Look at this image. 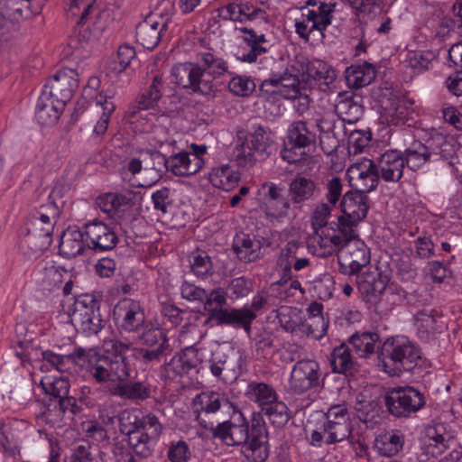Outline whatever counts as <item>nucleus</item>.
Instances as JSON below:
<instances>
[{
  "label": "nucleus",
  "instance_id": "nucleus-1",
  "mask_svg": "<svg viewBox=\"0 0 462 462\" xmlns=\"http://www.w3.org/2000/svg\"><path fill=\"white\" fill-rule=\"evenodd\" d=\"M314 247L318 257H328L337 253L339 271L346 275L358 273L371 260L369 248L358 237L357 230L351 227L344 231L328 229Z\"/></svg>",
  "mask_w": 462,
  "mask_h": 462
},
{
  "label": "nucleus",
  "instance_id": "nucleus-2",
  "mask_svg": "<svg viewBox=\"0 0 462 462\" xmlns=\"http://www.w3.org/2000/svg\"><path fill=\"white\" fill-rule=\"evenodd\" d=\"M119 430L134 453L149 457L163 433L164 426L159 418L148 412L143 414L138 409H125L118 416Z\"/></svg>",
  "mask_w": 462,
  "mask_h": 462
},
{
  "label": "nucleus",
  "instance_id": "nucleus-3",
  "mask_svg": "<svg viewBox=\"0 0 462 462\" xmlns=\"http://www.w3.org/2000/svg\"><path fill=\"white\" fill-rule=\"evenodd\" d=\"M60 213L59 206L53 201L40 206L31 213L22 245L28 248L32 255L38 256L51 245L54 226Z\"/></svg>",
  "mask_w": 462,
  "mask_h": 462
},
{
  "label": "nucleus",
  "instance_id": "nucleus-4",
  "mask_svg": "<svg viewBox=\"0 0 462 462\" xmlns=\"http://www.w3.org/2000/svg\"><path fill=\"white\" fill-rule=\"evenodd\" d=\"M420 355V347L405 337L387 338L381 351L383 371L391 376L400 375L416 366Z\"/></svg>",
  "mask_w": 462,
  "mask_h": 462
},
{
  "label": "nucleus",
  "instance_id": "nucleus-5",
  "mask_svg": "<svg viewBox=\"0 0 462 462\" xmlns=\"http://www.w3.org/2000/svg\"><path fill=\"white\" fill-rule=\"evenodd\" d=\"M352 425L349 412L345 405H334L322 415L316 429L310 430V443L321 447L351 439Z\"/></svg>",
  "mask_w": 462,
  "mask_h": 462
},
{
  "label": "nucleus",
  "instance_id": "nucleus-6",
  "mask_svg": "<svg viewBox=\"0 0 462 462\" xmlns=\"http://www.w3.org/2000/svg\"><path fill=\"white\" fill-rule=\"evenodd\" d=\"M79 360H87V371L97 383H109L114 386L130 377L128 363L123 358H111L97 355L82 347L75 349Z\"/></svg>",
  "mask_w": 462,
  "mask_h": 462
},
{
  "label": "nucleus",
  "instance_id": "nucleus-7",
  "mask_svg": "<svg viewBox=\"0 0 462 462\" xmlns=\"http://www.w3.org/2000/svg\"><path fill=\"white\" fill-rule=\"evenodd\" d=\"M455 153L454 140L441 133L431 134L427 143L413 142L404 152V162L412 170L423 166L428 162L448 160Z\"/></svg>",
  "mask_w": 462,
  "mask_h": 462
},
{
  "label": "nucleus",
  "instance_id": "nucleus-8",
  "mask_svg": "<svg viewBox=\"0 0 462 462\" xmlns=\"http://www.w3.org/2000/svg\"><path fill=\"white\" fill-rule=\"evenodd\" d=\"M260 211L271 221H280L288 216L292 205L284 187L274 182H264L260 189Z\"/></svg>",
  "mask_w": 462,
  "mask_h": 462
},
{
  "label": "nucleus",
  "instance_id": "nucleus-9",
  "mask_svg": "<svg viewBox=\"0 0 462 462\" xmlns=\"http://www.w3.org/2000/svg\"><path fill=\"white\" fill-rule=\"evenodd\" d=\"M195 62L201 72L199 88L205 96L210 95L216 89L215 79L230 73L227 61L212 50L199 51Z\"/></svg>",
  "mask_w": 462,
  "mask_h": 462
},
{
  "label": "nucleus",
  "instance_id": "nucleus-10",
  "mask_svg": "<svg viewBox=\"0 0 462 462\" xmlns=\"http://www.w3.org/2000/svg\"><path fill=\"white\" fill-rule=\"evenodd\" d=\"M389 412L395 417H407L418 411L425 404L423 394L413 387L392 389L385 397Z\"/></svg>",
  "mask_w": 462,
  "mask_h": 462
},
{
  "label": "nucleus",
  "instance_id": "nucleus-11",
  "mask_svg": "<svg viewBox=\"0 0 462 462\" xmlns=\"http://www.w3.org/2000/svg\"><path fill=\"white\" fill-rule=\"evenodd\" d=\"M208 147L192 143L188 152H180L165 160V167L176 176H189L199 172L205 164Z\"/></svg>",
  "mask_w": 462,
  "mask_h": 462
},
{
  "label": "nucleus",
  "instance_id": "nucleus-12",
  "mask_svg": "<svg viewBox=\"0 0 462 462\" xmlns=\"http://www.w3.org/2000/svg\"><path fill=\"white\" fill-rule=\"evenodd\" d=\"M113 315L118 328L126 332H140L145 328L144 310L137 300L129 298L120 300L114 308Z\"/></svg>",
  "mask_w": 462,
  "mask_h": 462
},
{
  "label": "nucleus",
  "instance_id": "nucleus-13",
  "mask_svg": "<svg viewBox=\"0 0 462 462\" xmlns=\"http://www.w3.org/2000/svg\"><path fill=\"white\" fill-rule=\"evenodd\" d=\"M268 25L260 24L258 26H240L236 27V31L239 32L242 41L249 47V51L240 50L236 53L238 60L246 63H254L259 57L267 53L268 48L265 44L268 42L263 31L267 30Z\"/></svg>",
  "mask_w": 462,
  "mask_h": 462
},
{
  "label": "nucleus",
  "instance_id": "nucleus-14",
  "mask_svg": "<svg viewBox=\"0 0 462 462\" xmlns=\"http://www.w3.org/2000/svg\"><path fill=\"white\" fill-rule=\"evenodd\" d=\"M320 375V366L316 360H299L291 372L290 390L294 393L300 394L316 388L319 384Z\"/></svg>",
  "mask_w": 462,
  "mask_h": 462
},
{
  "label": "nucleus",
  "instance_id": "nucleus-15",
  "mask_svg": "<svg viewBox=\"0 0 462 462\" xmlns=\"http://www.w3.org/2000/svg\"><path fill=\"white\" fill-rule=\"evenodd\" d=\"M249 422L244 414L237 411L230 420L211 428L214 438L221 439L227 446H237L249 439Z\"/></svg>",
  "mask_w": 462,
  "mask_h": 462
},
{
  "label": "nucleus",
  "instance_id": "nucleus-16",
  "mask_svg": "<svg viewBox=\"0 0 462 462\" xmlns=\"http://www.w3.org/2000/svg\"><path fill=\"white\" fill-rule=\"evenodd\" d=\"M78 87V72L75 69L64 68L47 79L42 92L66 105L72 98Z\"/></svg>",
  "mask_w": 462,
  "mask_h": 462
},
{
  "label": "nucleus",
  "instance_id": "nucleus-17",
  "mask_svg": "<svg viewBox=\"0 0 462 462\" xmlns=\"http://www.w3.org/2000/svg\"><path fill=\"white\" fill-rule=\"evenodd\" d=\"M204 357L203 349L198 350L193 346L186 347L165 363L161 375L165 380H177L195 369Z\"/></svg>",
  "mask_w": 462,
  "mask_h": 462
},
{
  "label": "nucleus",
  "instance_id": "nucleus-18",
  "mask_svg": "<svg viewBox=\"0 0 462 462\" xmlns=\"http://www.w3.org/2000/svg\"><path fill=\"white\" fill-rule=\"evenodd\" d=\"M349 184L356 190L367 193L374 189L379 182L375 162L363 158L352 164L346 171Z\"/></svg>",
  "mask_w": 462,
  "mask_h": 462
},
{
  "label": "nucleus",
  "instance_id": "nucleus-19",
  "mask_svg": "<svg viewBox=\"0 0 462 462\" xmlns=\"http://www.w3.org/2000/svg\"><path fill=\"white\" fill-rule=\"evenodd\" d=\"M267 439L264 422L260 416L254 415L249 439L243 444L245 456L252 462H265L269 456Z\"/></svg>",
  "mask_w": 462,
  "mask_h": 462
},
{
  "label": "nucleus",
  "instance_id": "nucleus-20",
  "mask_svg": "<svg viewBox=\"0 0 462 462\" xmlns=\"http://www.w3.org/2000/svg\"><path fill=\"white\" fill-rule=\"evenodd\" d=\"M75 328L86 336L97 335L103 328V320L95 305H88L84 300H76L69 314Z\"/></svg>",
  "mask_w": 462,
  "mask_h": 462
},
{
  "label": "nucleus",
  "instance_id": "nucleus-21",
  "mask_svg": "<svg viewBox=\"0 0 462 462\" xmlns=\"http://www.w3.org/2000/svg\"><path fill=\"white\" fill-rule=\"evenodd\" d=\"M368 198L365 193L356 190L346 192L341 200L343 216L339 217L344 225L356 230L357 224L366 217Z\"/></svg>",
  "mask_w": 462,
  "mask_h": 462
},
{
  "label": "nucleus",
  "instance_id": "nucleus-22",
  "mask_svg": "<svg viewBox=\"0 0 462 462\" xmlns=\"http://www.w3.org/2000/svg\"><path fill=\"white\" fill-rule=\"evenodd\" d=\"M331 206L326 203L319 204L312 215H311V226L314 228L315 232L308 239V248L310 253L315 255V245L318 242V239L320 238L324 234H327V230H337V231H344L348 228L347 225H344V222L340 221V218H337V221H332L328 223V219L331 215Z\"/></svg>",
  "mask_w": 462,
  "mask_h": 462
},
{
  "label": "nucleus",
  "instance_id": "nucleus-23",
  "mask_svg": "<svg viewBox=\"0 0 462 462\" xmlns=\"http://www.w3.org/2000/svg\"><path fill=\"white\" fill-rule=\"evenodd\" d=\"M84 234L89 248L105 252L116 247L118 237L112 227L102 221L95 220L84 226Z\"/></svg>",
  "mask_w": 462,
  "mask_h": 462
},
{
  "label": "nucleus",
  "instance_id": "nucleus-24",
  "mask_svg": "<svg viewBox=\"0 0 462 462\" xmlns=\"http://www.w3.org/2000/svg\"><path fill=\"white\" fill-rule=\"evenodd\" d=\"M374 162L378 176L383 180L398 182L402 178L405 162L400 151L388 150L382 153Z\"/></svg>",
  "mask_w": 462,
  "mask_h": 462
},
{
  "label": "nucleus",
  "instance_id": "nucleus-25",
  "mask_svg": "<svg viewBox=\"0 0 462 462\" xmlns=\"http://www.w3.org/2000/svg\"><path fill=\"white\" fill-rule=\"evenodd\" d=\"M450 439L451 435L443 423L427 425L421 437L425 452L432 457L442 455L449 448Z\"/></svg>",
  "mask_w": 462,
  "mask_h": 462
},
{
  "label": "nucleus",
  "instance_id": "nucleus-26",
  "mask_svg": "<svg viewBox=\"0 0 462 462\" xmlns=\"http://www.w3.org/2000/svg\"><path fill=\"white\" fill-rule=\"evenodd\" d=\"M161 20L152 14L136 26V42L143 48L152 50L158 45L162 31L168 28V19Z\"/></svg>",
  "mask_w": 462,
  "mask_h": 462
},
{
  "label": "nucleus",
  "instance_id": "nucleus-27",
  "mask_svg": "<svg viewBox=\"0 0 462 462\" xmlns=\"http://www.w3.org/2000/svg\"><path fill=\"white\" fill-rule=\"evenodd\" d=\"M260 90L269 96H278L285 99L295 98L300 90V81L296 76L283 74L263 80Z\"/></svg>",
  "mask_w": 462,
  "mask_h": 462
},
{
  "label": "nucleus",
  "instance_id": "nucleus-28",
  "mask_svg": "<svg viewBox=\"0 0 462 462\" xmlns=\"http://www.w3.org/2000/svg\"><path fill=\"white\" fill-rule=\"evenodd\" d=\"M65 104L42 91L35 107V118L42 125H54L60 119Z\"/></svg>",
  "mask_w": 462,
  "mask_h": 462
},
{
  "label": "nucleus",
  "instance_id": "nucleus-29",
  "mask_svg": "<svg viewBox=\"0 0 462 462\" xmlns=\"http://www.w3.org/2000/svg\"><path fill=\"white\" fill-rule=\"evenodd\" d=\"M233 250L241 262L253 263L262 256V243L255 236L241 232L234 237Z\"/></svg>",
  "mask_w": 462,
  "mask_h": 462
},
{
  "label": "nucleus",
  "instance_id": "nucleus-30",
  "mask_svg": "<svg viewBox=\"0 0 462 462\" xmlns=\"http://www.w3.org/2000/svg\"><path fill=\"white\" fill-rule=\"evenodd\" d=\"M319 188L316 181L310 178L297 175L289 183L288 196L292 205L300 208L306 202L314 199Z\"/></svg>",
  "mask_w": 462,
  "mask_h": 462
},
{
  "label": "nucleus",
  "instance_id": "nucleus-31",
  "mask_svg": "<svg viewBox=\"0 0 462 462\" xmlns=\"http://www.w3.org/2000/svg\"><path fill=\"white\" fill-rule=\"evenodd\" d=\"M115 96V91L112 89H106L100 92L96 97V104L102 107V114L98 120L96 122L91 137L97 142L103 140L106 133L107 132L108 125L111 120V116L116 110V105L112 102Z\"/></svg>",
  "mask_w": 462,
  "mask_h": 462
},
{
  "label": "nucleus",
  "instance_id": "nucleus-32",
  "mask_svg": "<svg viewBox=\"0 0 462 462\" xmlns=\"http://www.w3.org/2000/svg\"><path fill=\"white\" fill-rule=\"evenodd\" d=\"M224 397L217 392H203L193 400V410L197 413V420L206 430H211L212 423H208L202 414L215 413L221 408Z\"/></svg>",
  "mask_w": 462,
  "mask_h": 462
},
{
  "label": "nucleus",
  "instance_id": "nucleus-33",
  "mask_svg": "<svg viewBox=\"0 0 462 462\" xmlns=\"http://www.w3.org/2000/svg\"><path fill=\"white\" fill-rule=\"evenodd\" d=\"M201 72L196 62H183L175 65L171 69V77L178 86L183 88H190L193 92L200 93Z\"/></svg>",
  "mask_w": 462,
  "mask_h": 462
},
{
  "label": "nucleus",
  "instance_id": "nucleus-34",
  "mask_svg": "<svg viewBox=\"0 0 462 462\" xmlns=\"http://www.w3.org/2000/svg\"><path fill=\"white\" fill-rule=\"evenodd\" d=\"M110 393L122 399L138 402L151 396V386L145 382L127 381L126 379L111 386Z\"/></svg>",
  "mask_w": 462,
  "mask_h": 462
},
{
  "label": "nucleus",
  "instance_id": "nucleus-35",
  "mask_svg": "<svg viewBox=\"0 0 462 462\" xmlns=\"http://www.w3.org/2000/svg\"><path fill=\"white\" fill-rule=\"evenodd\" d=\"M42 0H0V25L3 22L16 20L23 16V9L27 8L32 14H39Z\"/></svg>",
  "mask_w": 462,
  "mask_h": 462
},
{
  "label": "nucleus",
  "instance_id": "nucleus-36",
  "mask_svg": "<svg viewBox=\"0 0 462 462\" xmlns=\"http://www.w3.org/2000/svg\"><path fill=\"white\" fill-rule=\"evenodd\" d=\"M323 305L313 301L307 308L309 319L302 325V332L315 339L323 337L328 330V322L322 316Z\"/></svg>",
  "mask_w": 462,
  "mask_h": 462
},
{
  "label": "nucleus",
  "instance_id": "nucleus-37",
  "mask_svg": "<svg viewBox=\"0 0 462 462\" xmlns=\"http://www.w3.org/2000/svg\"><path fill=\"white\" fill-rule=\"evenodd\" d=\"M255 319L256 313L246 307L225 309L216 323L219 326L226 325L236 328H244L247 333H250L251 324Z\"/></svg>",
  "mask_w": 462,
  "mask_h": 462
},
{
  "label": "nucleus",
  "instance_id": "nucleus-38",
  "mask_svg": "<svg viewBox=\"0 0 462 462\" xmlns=\"http://www.w3.org/2000/svg\"><path fill=\"white\" fill-rule=\"evenodd\" d=\"M375 75L374 67L367 62L352 64L345 70L347 86L356 89L369 85L374 79Z\"/></svg>",
  "mask_w": 462,
  "mask_h": 462
},
{
  "label": "nucleus",
  "instance_id": "nucleus-39",
  "mask_svg": "<svg viewBox=\"0 0 462 462\" xmlns=\"http://www.w3.org/2000/svg\"><path fill=\"white\" fill-rule=\"evenodd\" d=\"M404 445V435L398 430H387L379 434L374 440V448L383 457L397 455Z\"/></svg>",
  "mask_w": 462,
  "mask_h": 462
},
{
  "label": "nucleus",
  "instance_id": "nucleus-40",
  "mask_svg": "<svg viewBox=\"0 0 462 462\" xmlns=\"http://www.w3.org/2000/svg\"><path fill=\"white\" fill-rule=\"evenodd\" d=\"M97 203L101 211L119 222L123 212L129 205V199L120 193H106L97 198Z\"/></svg>",
  "mask_w": 462,
  "mask_h": 462
},
{
  "label": "nucleus",
  "instance_id": "nucleus-41",
  "mask_svg": "<svg viewBox=\"0 0 462 462\" xmlns=\"http://www.w3.org/2000/svg\"><path fill=\"white\" fill-rule=\"evenodd\" d=\"M380 337L375 332H356L348 342L360 358H369L378 348Z\"/></svg>",
  "mask_w": 462,
  "mask_h": 462
},
{
  "label": "nucleus",
  "instance_id": "nucleus-42",
  "mask_svg": "<svg viewBox=\"0 0 462 462\" xmlns=\"http://www.w3.org/2000/svg\"><path fill=\"white\" fill-rule=\"evenodd\" d=\"M166 88V82L162 75H154L151 83L139 96L137 103L139 109L154 108L161 100Z\"/></svg>",
  "mask_w": 462,
  "mask_h": 462
},
{
  "label": "nucleus",
  "instance_id": "nucleus-43",
  "mask_svg": "<svg viewBox=\"0 0 462 462\" xmlns=\"http://www.w3.org/2000/svg\"><path fill=\"white\" fill-rule=\"evenodd\" d=\"M286 140L298 147L306 148L316 143V133L312 125L305 121L298 120L289 125Z\"/></svg>",
  "mask_w": 462,
  "mask_h": 462
},
{
  "label": "nucleus",
  "instance_id": "nucleus-44",
  "mask_svg": "<svg viewBox=\"0 0 462 462\" xmlns=\"http://www.w3.org/2000/svg\"><path fill=\"white\" fill-rule=\"evenodd\" d=\"M84 232L77 228H68L60 237V253L67 258L79 255L84 250Z\"/></svg>",
  "mask_w": 462,
  "mask_h": 462
},
{
  "label": "nucleus",
  "instance_id": "nucleus-45",
  "mask_svg": "<svg viewBox=\"0 0 462 462\" xmlns=\"http://www.w3.org/2000/svg\"><path fill=\"white\" fill-rule=\"evenodd\" d=\"M303 74L327 88H329L337 79L336 70L329 64L320 60L308 61Z\"/></svg>",
  "mask_w": 462,
  "mask_h": 462
},
{
  "label": "nucleus",
  "instance_id": "nucleus-46",
  "mask_svg": "<svg viewBox=\"0 0 462 462\" xmlns=\"http://www.w3.org/2000/svg\"><path fill=\"white\" fill-rule=\"evenodd\" d=\"M239 180V173L227 164L215 167L209 173L211 184L217 189L226 191L235 189Z\"/></svg>",
  "mask_w": 462,
  "mask_h": 462
},
{
  "label": "nucleus",
  "instance_id": "nucleus-47",
  "mask_svg": "<svg viewBox=\"0 0 462 462\" xmlns=\"http://www.w3.org/2000/svg\"><path fill=\"white\" fill-rule=\"evenodd\" d=\"M202 302L208 316V320L216 322L226 309L224 306L226 304V292L222 288H216L208 293L206 291V298Z\"/></svg>",
  "mask_w": 462,
  "mask_h": 462
},
{
  "label": "nucleus",
  "instance_id": "nucleus-48",
  "mask_svg": "<svg viewBox=\"0 0 462 462\" xmlns=\"http://www.w3.org/2000/svg\"><path fill=\"white\" fill-rule=\"evenodd\" d=\"M390 281L389 272H379L371 282L367 281L358 282V289L362 293L366 294L370 300L374 298L375 302L379 298H383Z\"/></svg>",
  "mask_w": 462,
  "mask_h": 462
},
{
  "label": "nucleus",
  "instance_id": "nucleus-49",
  "mask_svg": "<svg viewBox=\"0 0 462 462\" xmlns=\"http://www.w3.org/2000/svg\"><path fill=\"white\" fill-rule=\"evenodd\" d=\"M329 361L332 371L338 374H346L351 371L356 364L350 348L346 344H341L332 350Z\"/></svg>",
  "mask_w": 462,
  "mask_h": 462
},
{
  "label": "nucleus",
  "instance_id": "nucleus-50",
  "mask_svg": "<svg viewBox=\"0 0 462 462\" xmlns=\"http://www.w3.org/2000/svg\"><path fill=\"white\" fill-rule=\"evenodd\" d=\"M190 272L199 279H207L214 273L213 263L207 252L197 250L189 255Z\"/></svg>",
  "mask_w": 462,
  "mask_h": 462
},
{
  "label": "nucleus",
  "instance_id": "nucleus-51",
  "mask_svg": "<svg viewBox=\"0 0 462 462\" xmlns=\"http://www.w3.org/2000/svg\"><path fill=\"white\" fill-rule=\"evenodd\" d=\"M246 396L260 405H268L277 401L275 390L264 383L252 382L247 385Z\"/></svg>",
  "mask_w": 462,
  "mask_h": 462
},
{
  "label": "nucleus",
  "instance_id": "nucleus-52",
  "mask_svg": "<svg viewBox=\"0 0 462 462\" xmlns=\"http://www.w3.org/2000/svg\"><path fill=\"white\" fill-rule=\"evenodd\" d=\"M40 386L45 394L59 399L69 394L70 384L68 378L45 375L40 381Z\"/></svg>",
  "mask_w": 462,
  "mask_h": 462
},
{
  "label": "nucleus",
  "instance_id": "nucleus-53",
  "mask_svg": "<svg viewBox=\"0 0 462 462\" xmlns=\"http://www.w3.org/2000/svg\"><path fill=\"white\" fill-rule=\"evenodd\" d=\"M245 140L250 144V147L256 152L261 159L269 155L268 148L272 143V140L266 129L262 125L254 126V131L250 133Z\"/></svg>",
  "mask_w": 462,
  "mask_h": 462
},
{
  "label": "nucleus",
  "instance_id": "nucleus-54",
  "mask_svg": "<svg viewBox=\"0 0 462 462\" xmlns=\"http://www.w3.org/2000/svg\"><path fill=\"white\" fill-rule=\"evenodd\" d=\"M276 318L281 327L287 332H294L297 328L302 330L300 312L298 309L290 306H282L276 310Z\"/></svg>",
  "mask_w": 462,
  "mask_h": 462
},
{
  "label": "nucleus",
  "instance_id": "nucleus-55",
  "mask_svg": "<svg viewBox=\"0 0 462 462\" xmlns=\"http://www.w3.org/2000/svg\"><path fill=\"white\" fill-rule=\"evenodd\" d=\"M405 293L398 283L390 281L383 298L375 301L377 308L383 311L392 310L394 305L404 300Z\"/></svg>",
  "mask_w": 462,
  "mask_h": 462
},
{
  "label": "nucleus",
  "instance_id": "nucleus-56",
  "mask_svg": "<svg viewBox=\"0 0 462 462\" xmlns=\"http://www.w3.org/2000/svg\"><path fill=\"white\" fill-rule=\"evenodd\" d=\"M300 245L296 241L288 242L281 250L277 258V266L283 271V277L291 279V268L294 260L297 257V252Z\"/></svg>",
  "mask_w": 462,
  "mask_h": 462
},
{
  "label": "nucleus",
  "instance_id": "nucleus-57",
  "mask_svg": "<svg viewBox=\"0 0 462 462\" xmlns=\"http://www.w3.org/2000/svg\"><path fill=\"white\" fill-rule=\"evenodd\" d=\"M170 352L168 340H162L156 347L140 348L138 357L144 365H156Z\"/></svg>",
  "mask_w": 462,
  "mask_h": 462
},
{
  "label": "nucleus",
  "instance_id": "nucleus-58",
  "mask_svg": "<svg viewBox=\"0 0 462 462\" xmlns=\"http://www.w3.org/2000/svg\"><path fill=\"white\" fill-rule=\"evenodd\" d=\"M239 8L244 18L245 23L259 21L260 24L268 25L269 16L265 10L254 6L251 1H238Z\"/></svg>",
  "mask_w": 462,
  "mask_h": 462
},
{
  "label": "nucleus",
  "instance_id": "nucleus-59",
  "mask_svg": "<svg viewBox=\"0 0 462 462\" xmlns=\"http://www.w3.org/2000/svg\"><path fill=\"white\" fill-rule=\"evenodd\" d=\"M135 56L136 52L133 46L128 44L119 46L116 55L111 62V69L116 73L123 72L130 65Z\"/></svg>",
  "mask_w": 462,
  "mask_h": 462
},
{
  "label": "nucleus",
  "instance_id": "nucleus-60",
  "mask_svg": "<svg viewBox=\"0 0 462 462\" xmlns=\"http://www.w3.org/2000/svg\"><path fill=\"white\" fill-rule=\"evenodd\" d=\"M254 81L246 76L236 75L228 82L229 91L237 97H249L255 90Z\"/></svg>",
  "mask_w": 462,
  "mask_h": 462
},
{
  "label": "nucleus",
  "instance_id": "nucleus-61",
  "mask_svg": "<svg viewBox=\"0 0 462 462\" xmlns=\"http://www.w3.org/2000/svg\"><path fill=\"white\" fill-rule=\"evenodd\" d=\"M234 156L237 165L241 167L253 166L260 157L245 140L236 144L234 150Z\"/></svg>",
  "mask_w": 462,
  "mask_h": 462
},
{
  "label": "nucleus",
  "instance_id": "nucleus-62",
  "mask_svg": "<svg viewBox=\"0 0 462 462\" xmlns=\"http://www.w3.org/2000/svg\"><path fill=\"white\" fill-rule=\"evenodd\" d=\"M190 457V448L186 441L180 439L169 443L167 458L170 462H189Z\"/></svg>",
  "mask_w": 462,
  "mask_h": 462
},
{
  "label": "nucleus",
  "instance_id": "nucleus-63",
  "mask_svg": "<svg viewBox=\"0 0 462 462\" xmlns=\"http://www.w3.org/2000/svg\"><path fill=\"white\" fill-rule=\"evenodd\" d=\"M81 22L82 20L80 19L77 22L69 42V45L76 50L85 48L92 38L91 31L88 26L82 24Z\"/></svg>",
  "mask_w": 462,
  "mask_h": 462
},
{
  "label": "nucleus",
  "instance_id": "nucleus-64",
  "mask_svg": "<svg viewBox=\"0 0 462 462\" xmlns=\"http://www.w3.org/2000/svg\"><path fill=\"white\" fill-rule=\"evenodd\" d=\"M387 120L392 125L403 123L407 116V107L404 100L393 99L390 106H385Z\"/></svg>",
  "mask_w": 462,
  "mask_h": 462
}]
</instances>
